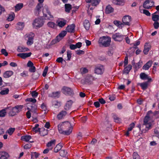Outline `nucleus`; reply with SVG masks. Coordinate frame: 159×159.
Instances as JSON below:
<instances>
[{
	"mask_svg": "<svg viewBox=\"0 0 159 159\" xmlns=\"http://www.w3.org/2000/svg\"><path fill=\"white\" fill-rule=\"evenodd\" d=\"M58 129L60 133L69 135L72 132L73 127L69 122H66L59 124L58 125Z\"/></svg>",
	"mask_w": 159,
	"mask_h": 159,
	"instance_id": "1",
	"label": "nucleus"
},
{
	"mask_svg": "<svg viewBox=\"0 0 159 159\" xmlns=\"http://www.w3.org/2000/svg\"><path fill=\"white\" fill-rule=\"evenodd\" d=\"M152 115V111H149L144 119L143 125L145 126L146 131H148L151 128L153 121L151 118Z\"/></svg>",
	"mask_w": 159,
	"mask_h": 159,
	"instance_id": "2",
	"label": "nucleus"
},
{
	"mask_svg": "<svg viewBox=\"0 0 159 159\" xmlns=\"http://www.w3.org/2000/svg\"><path fill=\"white\" fill-rule=\"evenodd\" d=\"M111 42V38L107 36H104L100 37L98 41L100 46L104 47H109L110 45Z\"/></svg>",
	"mask_w": 159,
	"mask_h": 159,
	"instance_id": "3",
	"label": "nucleus"
},
{
	"mask_svg": "<svg viewBox=\"0 0 159 159\" xmlns=\"http://www.w3.org/2000/svg\"><path fill=\"white\" fill-rule=\"evenodd\" d=\"M35 34L32 32L26 34L24 36L27 41L26 44L28 46H31L34 43V37Z\"/></svg>",
	"mask_w": 159,
	"mask_h": 159,
	"instance_id": "4",
	"label": "nucleus"
},
{
	"mask_svg": "<svg viewBox=\"0 0 159 159\" xmlns=\"http://www.w3.org/2000/svg\"><path fill=\"white\" fill-rule=\"evenodd\" d=\"M44 23L43 19L38 18L35 19L33 23V25L34 28H39L42 27Z\"/></svg>",
	"mask_w": 159,
	"mask_h": 159,
	"instance_id": "5",
	"label": "nucleus"
},
{
	"mask_svg": "<svg viewBox=\"0 0 159 159\" xmlns=\"http://www.w3.org/2000/svg\"><path fill=\"white\" fill-rule=\"evenodd\" d=\"M125 36L120 33H117L113 34L112 38L116 41L121 42L124 39Z\"/></svg>",
	"mask_w": 159,
	"mask_h": 159,
	"instance_id": "6",
	"label": "nucleus"
},
{
	"mask_svg": "<svg viewBox=\"0 0 159 159\" xmlns=\"http://www.w3.org/2000/svg\"><path fill=\"white\" fill-rule=\"evenodd\" d=\"M154 2L151 0H146L143 4V7L146 9H149L154 5Z\"/></svg>",
	"mask_w": 159,
	"mask_h": 159,
	"instance_id": "7",
	"label": "nucleus"
},
{
	"mask_svg": "<svg viewBox=\"0 0 159 159\" xmlns=\"http://www.w3.org/2000/svg\"><path fill=\"white\" fill-rule=\"evenodd\" d=\"M66 21L62 18H59L56 21L57 25L59 27L62 28L66 24Z\"/></svg>",
	"mask_w": 159,
	"mask_h": 159,
	"instance_id": "8",
	"label": "nucleus"
},
{
	"mask_svg": "<svg viewBox=\"0 0 159 159\" xmlns=\"http://www.w3.org/2000/svg\"><path fill=\"white\" fill-rule=\"evenodd\" d=\"M104 70V66L101 65H98L95 67V72L97 74L101 75L103 73Z\"/></svg>",
	"mask_w": 159,
	"mask_h": 159,
	"instance_id": "9",
	"label": "nucleus"
},
{
	"mask_svg": "<svg viewBox=\"0 0 159 159\" xmlns=\"http://www.w3.org/2000/svg\"><path fill=\"white\" fill-rule=\"evenodd\" d=\"M62 92L64 94L67 95H71L73 93L72 90L70 88L66 87H64L61 90Z\"/></svg>",
	"mask_w": 159,
	"mask_h": 159,
	"instance_id": "10",
	"label": "nucleus"
},
{
	"mask_svg": "<svg viewBox=\"0 0 159 159\" xmlns=\"http://www.w3.org/2000/svg\"><path fill=\"white\" fill-rule=\"evenodd\" d=\"M131 20V17L129 16H125L122 18V21L124 24L126 25H129V22Z\"/></svg>",
	"mask_w": 159,
	"mask_h": 159,
	"instance_id": "11",
	"label": "nucleus"
},
{
	"mask_svg": "<svg viewBox=\"0 0 159 159\" xmlns=\"http://www.w3.org/2000/svg\"><path fill=\"white\" fill-rule=\"evenodd\" d=\"M140 77L141 79L143 80H148V82H152V80L151 77L149 76L148 75L145 74L144 73H142L140 74Z\"/></svg>",
	"mask_w": 159,
	"mask_h": 159,
	"instance_id": "12",
	"label": "nucleus"
},
{
	"mask_svg": "<svg viewBox=\"0 0 159 159\" xmlns=\"http://www.w3.org/2000/svg\"><path fill=\"white\" fill-rule=\"evenodd\" d=\"M67 32L66 31H62L57 36L56 39L57 42H59L66 35Z\"/></svg>",
	"mask_w": 159,
	"mask_h": 159,
	"instance_id": "13",
	"label": "nucleus"
},
{
	"mask_svg": "<svg viewBox=\"0 0 159 159\" xmlns=\"http://www.w3.org/2000/svg\"><path fill=\"white\" fill-rule=\"evenodd\" d=\"M17 50L19 52H25L29 51V49L24 46H19L17 47Z\"/></svg>",
	"mask_w": 159,
	"mask_h": 159,
	"instance_id": "14",
	"label": "nucleus"
},
{
	"mask_svg": "<svg viewBox=\"0 0 159 159\" xmlns=\"http://www.w3.org/2000/svg\"><path fill=\"white\" fill-rule=\"evenodd\" d=\"M151 46L150 44L148 43H146L144 45V49L143 52L144 54L146 55L148 53V52L150 50Z\"/></svg>",
	"mask_w": 159,
	"mask_h": 159,
	"instance_id": "15",
	"label": "nucleus"
},
{
	"mask_svg": "<svg viewBox=\"0 0 159 159\" xmlns=\"http://www.w3.org/2000/svg\"><path fill=\"white\" fill-rule=\"evenodd\" d=\"M31 54L32 53L31 52L29 53H20L18 54L17 56L22 58L25 59L27 57H30Z\"/></svg>",
	"mask_w": 159,
	"mask_h": 159,
	"instance_id": "16",
	"label": "nucleus"
},
{
	"mask_svg": "<svg viewBox=\"0 0 159 159\" xmlns=\"http://www.w3.org/2000/svg\"><path fill=\"white\" fill-rule=\"evenodd\" d=\"M43 17L45 20H53V16L51 15V12L44 13Z\"/></svg>",
	"mask_w": 159,
	"mask_h": 159,
	"instance_id": "17",
	"label": "nucleus"
},
{
	"mask_svg": "<svg viewBox=\"0 0 159 159\" xmlns=\"http://www.w3.org/2000/svg\"><path fill=\"white\" fill-rule=\"evenodd\" d=\"M75 25L74 24H72L71 25H68L66 28V30L67 32L71 33H73L75 31Z\"/></svg>",
	"mask_w": 159,
	"mask_h": 159,
	"instance_id": "18",
	"label": "nucleus"
},
{
	"mask_svg": "<svg viewBox=\"0 0 159 159\" xmlns=\"http://www.w3.org/2000/svg\"><path fill=\"white\" fill-rule=\"evenodd\" d=\"M25 26V23L24 22H18L16 25V28L18 30H22Z\"/></svg>",
	"mask_w": 159,
	"mask_h": 159,
	"instance_id": "19",
	"label": "nucleus"
},
{
	"mask_svg": "<svg viewBox=\"0 0 159 159\" xmlns=\"http://www.w3.org/2000/svg\"><path fill=\"white\" fill-rule=\"evenodd\" d=\"M61 92L60 91H57L53 92L51 93L48 94V96L55 98H58L59 97Z\"/></svg>",
	"mask_w": 159,
	"mask_h": 159,
	"instance_id": "20",
	"label": "nucleus"
},
{
	"mask_svg": "<svg viewBox=\"0 0 159 159\" xmlns=\"http://www.w3.org/2000/svg\"><path fill=\"white\" fill-rule=\"evenodd\" d=\"M152 63L153 61L151 60L148 61L143 66L142 68L143 69L146 70H148L152 66Z\"/></svg>",
	"mask_w": 159,
	"mask_h": 159,
	"instance_id": "21",
	"label": "nucleus"
},
{
	"mask_svg": "<svg viewBox=\"0 0 159 159\" xmlns=\"http://www.w3.org/2000/svg\"><path fill=\"white\" fill-rule=\"evenodd\" d=\"M13 74V72L11 70H8L5 71L3 74V77L5 78H8Z\"/></svg>",
	"mask_w": 159,
	"mask_h": 159,
	"instance_id": "22",
	"label": "nucleus"
},
{
	"mask_svg": "<svg viewBox=\"0 0 159 159\" xmlns=\"http://www.w3.org/2000/svg\"><path fill=\"white\" fill-rule=\"evenodd\" d=\"M67 114V112L64 111H61L57 116V118L59 120H61Z\"/></svg>",
	"mask_w": 159,
	"mask_h": 159,
	"instance_id": "23",
	"label": "nucleus"
},
{
	"mask_svg": "<svg viewBox=\"0 0 159 159\" xmlns=\"http://www.w3.org/2000/svg\"><path fill=\"white\" fill-rule=\"evenodd\" d=\"M72 104V101H68L64 106L65 109L66 111L69 110Z\"/></svg>",
	"mask_w": 159,
	"mask_h": 159,
	"instance_id": "24",
	"label": "nucleus"
},
{
	"mask_svg": "<svg viewBox=\"0 0 159 159\" xmlns=\"http://www.w3.org/2000/svg\"><path fill=\"white\" fill-rule=\"evenodd\" d=\"M114 11V9L111 6L109 5L106 7L105 10V13L106 14H110L113 12Z\"/></svg>",
	"mask_w": 159,
	"mask_h": 159,
	"instance_id": "25",
	"label": "nucleus"
},
{
	"mask_svg": "<svg viewBox=\"0 0 159 159\" xmlns=\"http://www.w3.org/2000/svg\"><path fill=\"white\" fill-rule=\"evenodd\" d=\"M1 159H7L9 157L8 153L5 152H0Z\"/></svg>",
	"mask_w": 159,
	"mask_h": 159,
	"instance_id": "26",
	"label": "nucleus"
},
{
	"mask_svg": "<svg viewBox=\"0 0 159 159\" xmlns=\"http://www.w3.org/2000/svg\"><path fill=\"white\" fill-rule=\"evenodd\" d=\"M39 132L41 136H44L48 134V129H45L44 128H42L40 129Z\"/></svg>",
	"mask_w": 159,
	"mask_h": 159,
	"instance_id": "27",
	"label": "nucleus"
},
{
	"mask_svg": "<svg viewBox=\"0 0 159 159\" xmlns=\"http://www.w3.org/2000/svg\"><path fill=\"white\" fill-rule=\"evenodd\" d=\"M42 7V4L39 3L37 5L34 10V13L35 14L38 15L39 14V12L40 11V9Z\"/></svg>",
	"mask_w": 159,
	"mask_h": 159,
	"instance_id": "28",
	"label": "nucleus"
},
{
	"mask_svg": "<svg viewBox=\"0 0 159 159\" xmlns=\"http://www.w3.org/2000/svg\"><path fill=\"white\" fill-rule=\"evenodd\" d=\"M23 4L21 3L16 4L15 6V11H20L23 7Z\"/></svg>",
	"mask_w": 159,
	"mask_h": 159,
	"instance_id": "29",
	"label": "nucleus"
},
{
	"mask_svg": "<svg viewBox=\"0 0 159 159\" xmlns=\"http://www.w3.org/2000/svg\"><path fill=\"white\" fill-rule=\"evenodd\" d=\"M113 3L116 5H123L124 4V0H113Z\"/></svg>",
	"mask_w": 159,
	"mask_h": 159,
	"instance_id": "30",
	"label": "nucleus"
},
{
	"mask_svg": "<svg viewBox=\"0 0 159 159\" xmlns=\"http://www.w3.org/2000/svg\"><path fill=\"white\" fill-rule=\"evenodd\" d=\"M23 107V105H17L13 107L17 114L20 111Z\"/></svg>",
	"mask_w": 159,
	"mask_h": 159,
	"instance_id": "31",
	"label": "nucleus"
},
{
	"mask_svg": "<svg viewBox=\"0 0 159 159\" xmlns=\"http://www.w3.org/2000/svg\"><path fill=\"white\" fill-rule=\"evenodd\" d=\"M40 154L36 152H31V159H36L38 157Z\"/></svg>",
	"mask_w": 159,
	"mask_h": 159,
	"instance_id": "32",
	"label": "nucleus"
},
{
	"mask_svg": "<svg viewBox=\"0 0 159 159\" xmlns=\"http://www.w3.org/2000/svg\"><path fill=\"white\" fill-rule=\"evenodd\" d=\"M31 136L29 135H26L23 136L21 137V139L22 140L26 142H28L31 139Z\"/></svg>",
	"mask_w": 159,
	"mask_h": 159,
	"instance_id": "33",
	"label": "nucleus"
},
{
	"mask_svg": "<svg viewBox=\"0 0 159 159\" xmlns=\"http://www.w3.org/2000/svg\"><path fill=\"white\" fill-rule=\"evenodd\" d=\"M47 25L50 28L55 29L56 28L57 25L54 22L49 21L47 23Z\"/></svg>",
	"mask_w": 159,
	"mask_h": 159,
	"instance_id": "34",
	"label": "nucleus"
},
{
	"mask_svg": "<svg viewBox=\"0 0 159 159\" xmlns=\"http://www.w3.org/2000/svg\"><path fill=\"white\" fill-rule=\"evenodd\" d=\"M84 25L85 29L88 30L90 28V24L88 20H85L84 22Z\"/></svg>",
	"mask_w": 159,
	"mask_h": 159,
	"instance_id": "35",
	"label": "nucleus"
},
{
	"mask_svg": "<svg viewBox=\"0 0 159 159\" xmlns=\"http://www.w3.org/2000/svg\"><path fill=\"white\" fill-rule=\"evenodd\" d=\"M9 89L7 88H4L0 92V94L2 95H5L7 94L9 92Z\"/></svg>",
	"mask_w": 159,
	"mask_h": 159,
	"instance_id": "36",
	"label": "nucleus"
},
{
	"mask_svg": "<svg viewBox=\"0 0 159 159\" xmlns=\"http://www.w3.org/2000/svg\"><path fill=\"white\" fill-rule=\"evenodd\" d=\"M65 11L67 13H69L71 9V6L70 4H65Z\"/></svg>",
	"mask_w": 159,
	"mask_h": 159,
	"instance_id": "37",
	"label": "nucleus"
},
{
	"mask_svg": "<svg viewBox=\"0 0 159 159\" xmlns=\"http://www.w3.org/2000/svg\"><path fill=\"white\" fill-rule=\"evenodd\" d=\"M148 82H146L141 83L140 84V86L141 87L142 89L145 90L147 89L148 85Z\"/></svg>",
	"mask_w": 159,
	"mask_h": 159,
	"instance_id": "38",
	"label": "nucleus"
},
{
	"mask_svg": "<svg viewBox=\"0 0 159 159\" xmlns=\"http://www.w3.org/2000/svg\"><path fill=\"white\" fill-rule=\"evenodd\" d=\"M132 68V66L131 65H129L125 67L124 70V72L126 74H128L130 70Z\"/></svg>",
	"mask_w": 159,
	"mask_h": 159,
	"instance_id": "39",
	"label": "nucleus"
},
{
	"mask_svg": "<svg viewBox=\"0 0 159 159\" xmlns=\"http://www.w3.org/2000/svg\"><path fill=\"white\" fill-rule=\"evenodd\" d=\"M62 148V146L60 143L58 144L54 148V152H57L61 149Z\"/></svg>",
	"mask_w": 159,
	"mask_h": 159,
	"instance_id": "40",
	"label": "nucleus"
},
{
	"mask_svg": "<svg viewBox=\"0 0 159 159\" xmlns=\"http://www.w3.org/2000/svg\"><path fill=\"white\" fill-rule=\"evenodd\" d=\"M55 142L56 140L55 139L52 140L47 143V146L50 148V147L52 146L53 145H55Z\"/></svg>",
	"mask_w": 159,
	"mask_h": 159,
	"instance_id": "41",
	"label": "nucleus"
},
{
	"mask_svg": "<svg viewBox=\"0 0 159 159\" xmlns=\"http://www.w3.org/2000/svg\"><path fill=\"white\" fill-rule=\"evenodd\" d=\"M152 19L154 21H157L159 20V16L154 14H152Z\"/></svg>",
	"mask_w": 159,
	"mask_h": 159,
	"instance_id": "42",
	"label": "nucleus"
},
{
	"mask_svg": "<svg viewBox=\"0 0 159 159\" xmlns=\"http://www.w3.org/2000/svg\"><path fill=\"white\" fill-rule=\"evenodd\" d=\"M15 130L14 128H10L7 130L6 132V134H8L10 135H11Z\"/></svg>",
	"mask_w": 159,
	"mask_h": 159,
	"instance_id": "43",
	"label": "nucleus"
},
{
	"mask_svg": "<svg viewBox=\"0 0 159 159\" xmlns=\"http://www.w3.org/2000/svg\"><path fill=\"white\" fill-rule=\"evenodd\" d=\"M39 125L38 124H35L34 127L33 128V131L35 133H37L40 131L41 129L38 128Z\"/></svg>",
	"mask_w": 159,
	"mask_h": 159,
	"instance_id": "44",
	"label": "nucleus"
},
{
	"mask_svg": "<svg viewBox=\"0 0 159 159\" xmlns=\"http://www.w3.org/2000/svg\"><path fill=\"white\" fill-rule=\"evenodd\" d=\"M15 15L14 13L10 14L7 19L8 21H11L13 20L15 17Z\"/></svg>",
	"mask_w": 159,
	"mask_h": 159,
	"instance_id": "45",
	"label": "nucleus"
},
{
	"mask_svg": "<svg viewBox=\"0 0 159 159\" xmlns=\"http://www.w3.org/2000/svg\"><path fill=\"white\" fill-rule=\"evenodd\" d=\"M140 12L145 14L146 16H149L151 15V13L149 12L148 11L146 10H140Z\"/></svg>",
	"mask_w": 159,
	"mask_h": 159,
	"instance_id": "46",
	"label": "nucleus"
},
{
	"mask_svg": "<svg viewBox=\"0 0 159 159\" xmlns=\"http://www.w3.org/2000/svg\"><path fill=\"white\" fill-rule=\"evenodd\" d=\"M16 114L17 113L15 111V110H14V108L13 107L11 110L9 112V115L10 116H12L16 115Z\"/></svg>",
	"mask_w": 159,
	"mask_h": 159,
	"instance_id": "47",
	"label": "nucleus"
},
{
	"mask_svg": "<svg viewBox=\"0 0 159 159\" xmlns=\"http://www.w3.org/2000/svg\"><path fill=\"white\" fill-rule=\"evenodd\" d=\"M43 14L44 13H48L50 12L49 11L48 6L47 5H45L44 7L43 11Z\"/></svg>",
	"mask_w": 159,
	"mask_h": 159,
	"instance_id": "48",
	"label": "nucleus"
},
{
	"mask_svg": "<svg viewBox=\"0 0 159 159\" xmlns=\"http://www.w3.org/2000/svg\"><path fill=\"white\" fill-rule=\"evenodd\" d=\"M113 23L116 26L118 27H120L123 24L121 22L118 20H114L113 22Z\"/></svg>",
	"mask_w": 159,
	"mask_h": 159,
	"instance_id": "49",
	"label": "nucleus"
},
{
	"mask_svg": "<svg viewBox=\"0 0 159 159\" xmlns=\"http://www.w3.org/2000/svg\"><path fill=\"white\" fill-rule=\"evenodd\" d=\"M6 114V109H3L0 111V117H4Z\"/></svg>",
	"mask_w": 159,
	"mask_h": 159,
	"instance_id": "50",
	"label": "nucleus"
},
{
	"mask_svg": "<svg viewBox=\"0 0 159 159\" xmlns=\"http://www.w3.org/2000/svg\"><path fill=\"white\" fill-rule=\"evenodd\" d=\"M60 154L61 156L64 157L66 156L67 152L65 150H61L60 152Z\"/></svg>",
	"mask_w": 159,
	"mask_h": 159,
	"instance_id": "51",
	"label": "nucleus"
},
{
	"mask_svg": "<svg viewBox=\"0 0 159 159\" xmlns=\"http://www.w3.org/2000/svg\"><path fill=\"white\" fill-rule=\"evenodd\" d=\"M100 1V0H92V5L93 6H96L99 4Z\"/></svg>",
	"mask_w": 159,
	"mask_h": 159,
	"instance_id": "52",
	"label": "nucleus"
},
{
	"mask_svg": "<svg viewBox=\"0 0 159 159\" xmlns=\"http://www.w3.org/2000/svg\"><path fill=\"white\" fill-rule=\"evenodd\" d=\"M80 71L81 74H84L88 72V70L86 68H83L80 69Z\"/></svg>",
	"mask_w": 159,
	"mask_h": 159,
	"instance_id": "53",
	"label": "nucleus"
},
{
	"mask_svg": "<svg viewBox=\"0 0 159 159\" xmlns=\"http://www.w3.org/2000/svg\"><path fill=\"white\" fill-rule=\"evenodd\" d=\"M67 61H69L70 60L71 57V52L70 51H68L67 52Z\"/></svg>",
	"mask_w": 159,
	"mask_h": 159,
	"instance_id": "54",
	"label": "nucleus"
},
{
	"mask_svg": "<svg viewBox=\"0 0 159 159\" xmlns=\"http://www.w3.org/2000/svg\"><path fill=\"white\" fill-rule=\"evenodd\" d=\"M53 105L55 107L57 108L60 107L61 106L60 102L57 101H55L53 103Z\"/></svg>",
	"mask_w": 159,
	"mask_h": 159,
	"instance_id": "55",
	"label": "nucleus"
},
{
	"mask_svg": "<svg viewBox=\"0 0 159 159\" xmlns=\"http://www.w3.org/2000/svg\"><path fill=\"white\" fill-rule=\"evenodd\" d=\"M48 70V67L46 66L45 67L43 73V77H45L47 75Z\"/></svg>",
	"mask_w": 159,
	"mask_h": 159,
	"instance_id": "56",
	"label": "nucleus"
},
{
	"mask_svg": "<svg viewBox=\"0 0 159 159\" xmlns=\"http://www.w3.org/2000/svg\"><path fill=\"white\" fill-rule=\"evenodd\" d=\"M26 101L30 102L33 103H35L36 102V99L32 98H28L26 100Z\"/></svg>",
	"mask_w": 159,
	"mask_h": 159,
	"instance_id": "57",
	"label": "nucleus"
},
{
	"mask_svg": "<svg viewBox=\"0 0 159 159\" xmlns=\"http://www.w3.org/2000/svg\"><path fill=\"white\" fill-rule=\"evenodd\" d=\"M135 125V124L134 123H132L130 124L129 127L128 128V131H131L132 130L133 128Z\"/></svg>",
	"mask_w": 159,
	"mask_h": 159,
	"instance_id": "58",
	"label": "nucleus"
},
{
	"mask_svg": "<svg viewBox=\"0 0 159 159\" xmlns=\"http://www.w3.org/2000/svg\"><path fill=\"white\" fill-rule=\"evenodd\" d=\"M1 52L5 56H7L8 55V53L5 49H2L1 50Z\"/></svg>",
	"mask_w": 159,
	"mask_h": 159,
	"instance_id": "59",
	"label": "nucleus"
},
{
	"mask_svg": "<svg viewBox=\"0 0 159 159\" xmlns=\"http://www.w3.org/2000/svg\"><path fill=\"white\" fill-rule=\"evenodd\" d=\"M133 159H139V156L136 152H134L133 154Z\"/></svg>",
	"mask_w": 159,
	"mask_h": 159,
	"instance_id": "60",
	"label": "nucleus"
},
{
	"mask_svg": "<svg viewBox=\"0 0 159 159\" xmlns=\"http://www.w3.org/2000/svg\"><path fill=\"white\" fill-rule=\"evenodd\" d=\"M113 118L115 121L116 122L118 123L120 121V119L116 115L113 116Z\"/></svg>",
	"mask_w": 159,
	"mask_h": 159,
	"instance_id": "61",
	"label": "nucleus"
},
{
	"mask_svg": "<svg viewBox=\"0 0 159 159\" xmlns=\"http://www.w3.org/2000/svg\"><path fill=\"white\" fill-rule=\"evenodd\" d=\"M29 108H28V109L29 110L28 111H27L26 113V115L27 117L28 118H30L31 117V113L30 111H31V110L29 109Z\"/></svg>",
	"mask_w": 159,
	"mask_h": 159,
	"instance_id": "62",
	"label": "nucleus"
},
{
	"mask_svg": "<svg viewBox=\"0 0 159 159\" xmlns=\"http://www.w3.org/2000/svg\"><path fill=\"white\" fill-rule=\"evenodd\" d=\"M153 25L155 29H158L159 27V23L158 21H154Z\"/></svg>",
	"mask_w": 159,
	"mask_h": 159,
	"instance_id": "63",
	"label": "nucleus"
},
{
	"mask_svg": "<svg viewBox=\"0 0 159 159\" xmlns=\"http://www.w3.org/2000/svg\"><path fill=\"white\" fill-rule=\"evenodd\" d=\"M31 147V145L30 144H27L25 145L24 146V148L25 149H30Z\"/></svg>",
	"mask_w": 159,
	"mask_h": 159,
	"instance_id": "64",
	"label": "nucleus"
}]
</instances>
